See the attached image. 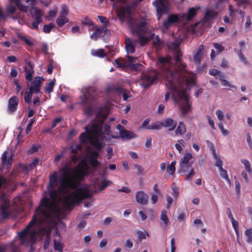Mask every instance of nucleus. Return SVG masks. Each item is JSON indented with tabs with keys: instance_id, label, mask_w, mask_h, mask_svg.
Wrapping results in <instances>:
<instances>
[{
	"instance_id": "1",
	"label": "nucleus",
	"mask_w": 252,
	"mask_h": 252,
	"mask_svg": "<svg viewBox=\"0 0 252 252\" xmlns=\"http://www.w3.org/2000/svg\"><path fill=\"white\" fill-rule=\"evenodd\" d=\"M171 61L172 57L169 55L159 57L157 60V65L161 71L166 87L172 92L174 100L176 101L178 99L182 113L185 115L190 111L191 105L186 90L193 86L195 81L193 78H188L185 73L175 68Z\"/></svg>"
},
{
	"instance_id": "2",
	"label": "nucleus",
	"mask_w": 252,
	"mask_h": 252,
	"mask_svg": "<svg viewBox=\"0 0 252 252\" xmlns=\"http://www.w3.org/2000/svg\"><path fill=\"white\" fill-rule=\"evenodd\" d=\"M88 170L89 166L87 162L84 160L80 161L77 167L74 169L67 165L62 167L60 170L59 190L55 189L58 183L57 172L55 171L49 176V182L47 187V190L49 192L50 198L52 200H50L47 197H43L39 206H41L42 210L46 209V207L42 204L43 199L46 198L48 199L50 202H53L56 203L59 210L58 212L52 210H51L50 215L47 220L51 219L52 213H59L60 212V208L55 201L58 196L59 193L65 192L68 189H76L79 185V181L82 180L88 175Z\"/></svg>"
},
{
	"instance_id": "3",
	"label": "nucleus",
	"mask_w": 252,
	"mask_h": 252,
	"mask_svg": "<svg viewBox=\"0 0 252 252\" xmlns=\"http://www.w3.org/2000/svg\"><path fill=\"white\" fill-rule=\"evenodd\" d=\"M42 204L46 209L42 210L41 206H38L30 222L25 228L18 233L19 238L22 244L26 241V237L31 227L36 223H43L50 216L51 210L58 211L59 208L56 204L53 202H50L47 198H45L43 199Z\"/></svg>"
},
{
	"instance_id": "4",
	"label": "nucleus",
	"mask_w": 252,
	"mask_h": 252,
	"mask_svg": "<svg viewBox=\"0 0 252 252\" xmlns=\"http://www.w3.org/2000/svg\"><path fill=\"white\" fill-rule=\"evenodd\" d=\"M86 133H82L79 136L82 143H87L90 140V143L95 149L100 151L104 144L100 141H103L105 138L102 132V123L93 121L90 128L86 126L85 128Z\"/></svg>"
},
{
	"instance_id": "5",
	"label": "nucleus",
	"mask_w": 252,
	"mask_h": 252,
	"mask_svg": "<svg viewBox=\"0 0 252 252\" xmlns=\"http://www.w3.org/2000/svg\"><path fill=\"white\" fill-rule=\"evenodd\" d=\"M92 196L91 193L87 188H81L65 196L63 199V204L65 208L69 209L83 199L91 198Z\"/></svg>"
},
{
	"instance_id": "6",
	"label": "nucleus",
	"mask_w": 252,
	"mask_h": 252,
	"mask_svg": "<svg viewBox=\"0 0 252 252\" xmlns=\"http://www.w3.org/2000/svg\"><path fill=\"white\" fill-rule=\"evenodd\" d=\"M192 158V156L190 153L185 154L184 157L181 158L179 162V167L178 169L179 173H185L189 171L186 175L185 180H191L195 175L194 168L192 167V161L189 160Z\"/></svg>"
},
{
	"instance_id": "7",
	"label": "nucleus",
	"mask_w": 252,
	"mask_h": 252,
	"mask_svg": "<svg viewBox=\"0 0 252 252\" xmlns=\"http://www.w3.org/2000/svg\"><path fill=\"white\" fill-rule=\"evenodd\" d=\"M129 27L132 34L141 35L145 34L147 31L145 21L139 22L137 20L129 17L128 19Z\"/></svg>"
},
{
	"instance_id": "8",
	"label": "nucleus",
	"mask_w": 252,
	"mask_h": 252,
	"mask_svg": "<svg viewBox=\"0 0 252 252\" xmlns=\"http://www.w3.org/2000/svg\"><path fill=\"white\" fill-rule=\"evenodd\" d=\"M152 4L156 8L157 19L158 21L163 15L168 13L170 10V0H155Z\"/></svg>"
},
{
	"instance_id": "9",
	"label": "nucleus",
	"mask_w": 252,
	"mask_h": 252,
	"mask_svg": "<svg viewBox=\"0 0 252 252\" xmlns=\"http://www.w3.org/2000/svg\"><path fill=\"white\" fill-rule=\"evenodd\" d=\"M158 72L155 70L143 74L142 76V85L144 88H148L158 81Z\"/></svg>"
},
{
	"instance_id": "10",
	"label": "nucleus",
	"mask_w": 252,
	"mask_h": 252,
	"mask_svg": "<svg viewBox=\"0 0 252 252\" xmlns=\"http://www.w3.org/2000/svg\"><path fill=\"white\" fill-rule=\"evenodd\" d=\"M0 200L3 202L0 206V217L3 219H7L10 216V213L8 211L10 207L9 201L4 193L1 194Z\"/></svg>"
},
{
	"instance_id": "11",
	"label": "nucleus",
	"mask_w": 252,
	"mask_h": 252,
	"mask_svg": "<svg viewBox=\"0 0 252 252\" xmlns=\"http://www.w3.org/2000/svg\"><path fill=\"white\" fill-rule=\"evenodd\" d=\"M30 12L32 17L33 18V21L32 23V28L37 30L38 25L42 22L43 12L41 9L34 7L31 9Z\"/></svg>"
},
{
	"instance_id": "12",
	"label": "nucleus",
	"mask_w": 252,
	"mask_h": 252,
	"mask_svg": "<svg viewBox=\"0 0 252 252\" xmlns=\"http://www.w3.org/2000/svg\"><path fill=\"white\" fill-rule=\"evenodd\" d=\"M94 32L90 36L91 39L94 40L96 41L99 37L104 38L105 36L107 37L110 34L109 31L105 26L99 28L94 27Z\"/></svg>"
},
{
	"instance_id": "13",
	"label": "nucleus",
	"mask_w": 252,
	"mask_h": 252,
	"mask_svg": "<svg viewBox=\"0 0 252 252\" xmlns=\"http://www.w3.org/2000/svg\"><path fill=\"white\" fill-rule=\"evenodd\" d=\"M180 17L178 14H169L166 20L163 22L162 26L165 30H168L172 25L179 22Z\"/></svg>"
},
{
	"instance_id": "14",
	"label": "nucleus",
	"mask_w": 252,
	"mask_h": 252,
	"mask_svg": "<svg viewBox=\"0 0 252 252\" xmlns=\"http://www.w3.org/2000/svg\"><path fill=\"white\" fill-rule=\"evenodd\" d=\"M131 13L130 6H122L117 10V15L121 22L125 20L126 16L129 17Z\"/></svg>"
},
{
	"instance_id": "15",
	"label": "nucleus",
	"mask_w": 252,
	"mask_h": 252,
	"mask_svg": "<svg viewBox=\"0 0 252 252\" xmlns=\"http://www.w3.org/2000/svg\"><path fill=\"white\" fill-rule=\"evenodd\" d=\"M19 102L18 98L15 95L9 99L7 105V111L9 113L12 114L17 110Z\"/></svg>"
},
{
	"instance_id": "16",
	"label": "nucleus",
	"mask_w": 252,
	"mask_h": 252,
	"mask_svg": "<svg viewBox=\"0 0 252 252\" xmlns=\"http://www.w3.org/2000/svg\"><path fill=\"white\" fill-rule=\"evenodd\" d=\"M149 196L144 191H138L135 194L136 201L143 205H146L148 202Z\"/></svg>"
},
{
	"instance_id": "17",
	"label": "nucleus",
	"mask_w": 252,
	"mask_h": 252,
	"mask_svg": "<svg viewBox=\"0 0 252 252\" xmlns=\"http://www.w3.org/2000/svg\"><path fill=\"white\" fill-rule=\"evenodd\" d=\"M42 80L43 79L42 77H35L33 81L32 82L31 86L30 88L29 91L34 94H38L39 93L40 87L41 86Z\"/></svg>"
},
{
	"instance_id": "18",
	"label": "nucleus",
	"mask_w": 252,
	"mask_h": 252,
	"mask_svg": "<svg viewBox=\"0 0 252 252\" xmlns=\"http://www.w3.org/2000/svg\"><path fill=\"white\" fill-rule=\"evenodd\" d=\"M162 126L169 127L168 130L171 131L176 127L177 122L171 118H166L163 122H161Z\"/></svg>"
},
{
	"instance_id": "19",
	"label": "nucleus",
	"mask_w": 252,
	"mask_h": 252,
	"mask_svg": "<svg viewBox=\"0 0 252 252\" xmlns=\"http://www.w3.org/2000/svg\"><path fill=\"white\" fill-rule=\"evenodd\" d=\"M218 16V13L214 10L206 11L203 19L204 23H207L211 21L214 17Z\"/></svg>"
},
{
	"instance_id": "20",
	"label": "nucleus",
	"mask_w": 252,
	"mask_h": 252,
	"mask_svg": "<svg viewBox=\"0 0 252 252\" xmlns=\"http://www.w3.org/2000/svg\"><path fill=\"white\" fill-rule=\"evenodd\" d=\"M126 49L127 53L133 54L135 51V42H132L130 39L127 38L126 39Z\"/></svg>"
},
{
	"instance_id": "21",
	"label": "nucleus",
	"mask_w": 252,
	"mask_h": 252,
	"mask_svg": "<svg viewBox=\"0 0 252 252\" xmlns=\"http://www.w3.org/2000/svg\"><path fill=\"white\" fill-rule=\"evenodd\" d=\"M203 50V45H200L196 51V54L193 57V61L195 64L199 65L201 63V60L202 56V52Z\"/></svg>"
},
{
	"instance_id": "22",
	"label": "nucleus",
	"mask_w": 252,
	"mask_h": 252,
	"mask_svg": "<svg viewBox=\"0 0 252 252\" xmlns=\"http://www.w3.org/2000/svg\"><path fill=\"white\" fill-rule=\"evenodd\" d=\"M196 13L197 10L194 7H191L189 9L187 14H183L181 17L190 21L196 15Z\"/></svg>"
},
{
	"instance_id": "23",
	"label": "nucleus",
	"mask_w": 252,
	"mask_h": 252,
	"mask_svg": "<svg viewBox=\"0 0 252 252\" xmlns=\"http://www.w3.org/2000/svg\"><path fill=\"white\" fill-rule=\"evenodd\" d=\"M10 2H14L18 9L22 12H27L28 11V7L23 4L21 0H9Z\"/></svg>"
},
{
	"instance_id": "24",
	"label": "nucleus",
	"mask_w": 252,
	"mask_h": 252,
	"mask_svg": "<svg viewBox=\"0 0 252 252\" xmlns=\"http://www.w3.org/2000/svg\"><path fill=\"white\" fill-rule=\"evenodd\" d=\"M120 136L122 138L130 139L134 138L135 135L133 132L125 129L121 130V132H120Z\"/></svg>"
},
{
	"instance_id": "25",
	"label": "nucleus",
	"mask_w": 252,
	"mask_h": 252,
	"mask_svg": "<svg viewBox=\"0 0 252 252\" xmlns=\"http://www.w3.org/2000/svg\"><path fill=\"white\" fill-rule=\"evenodd\" d=\"M182 54L180 51H177L175 52V55H174V60L175 62V64L176 65L179 66L181 64L182 66L181 67L180 70L182 68H184L186 67V65L182 64L181 62V57H182Z\"/></svg>"
},
{
	"instance_id": "26",
	"label": "nucleus",
	"mask_w": 252,
	"mask_h": 252,
	"mask_svg": "<svg viewBox=\"0 0 252 252\" xmlns=\"http://www.w3.org/2000/svg\"><path fill=\"white\" fill-rule=\"evenodd\" d=\"M167 212L165 210H162L161 211L160 219V220L163 222V226L164 227L167 226L170 223L169 219L168 217H167ZM161 226H162V224H161Z\"/></svg>"
},
{
	"instance_id": "27",
	"label": "nucleus",
	"mask_w": 252,
	"mask_h": 252,
	"mask_svg": "<svg viewBox=\"0 0 252 252\" xmlns=\"http://www.w3.org/2000/svg\"><path fill=\"white\" fill-rule=\"evenodd\" d=\"M62 240V238H59L54 240V249L59 252H63V245L61 243Z\"/></svg>"
},
{
	"instance_id": "28",
	"label": "nucleus",
	"mask_w": 252,
	"mask_h": 252,
	"mask_svg": "<svg viewBox=\"0 0 252 252\" xmlns=\"http://www.w3.org/2000/svg\"><path fill=\"white\" fill-rule=\"evenodd\" d=\"M7 154H8L7 152H4L3 153V154H2V157H1V162L3 165H4L7 163V164H8L7 167H8L9 166H10L12 164L13 158L11 156H10V157H9L8 158V159H7L6 155Z\"/></svg>"
},
{
	"instance_id": "29",
	"label": "nucleus",
	"mask_w": 252,
	"mask_h": 252,
	"mask_svg": "<svg viewBox=\"0 0 252 252\" xmlns=\"http://www.w3.org/2000/svg\"><path fill=\"white\" fill-rule=\"evenodd\" d=\"M26 72L25 79L28 81H31L32 79V76L34 73V69L28 68L27 66L24 67Z\"/></svg>"
},
{
	"instance_id": "30",
	"label": "nucleus",
	"mask_w": 252,
	"mask_h": 252,
	"mask_svg": "<svg viewBox=\"0 0 252 252\" xmlns=\"http://www.w3.org/2000/svg\"><path fill=\"white\" fill-rule=\"evenodd\" d=\"M68 22V18L64 15H60L56 20L57 24L59 27H62L65 23H67Z\"/></svg>"
},
{
	"instance_id": "31",
	"label": "nucleus",
	"mask_w": 252,
	"mask_h": 252,
	"mask_svg": "<svg viewBox=\"0 0 252 252\" xmlns=\"http://www.w3.org/2000/svg\"><path fill=\"white\" fill-rule=\"evenodd\" d=\"M39 159L37 158H35L30 163H28L25 166V169L28 171L33 170L38 163Z\"/></svg>"
},
{
	"instance_id": "32",
	"label": "nucleus",
	"mask_w": 252,
	"mask_h": 252,
	"mask_svg": "<svg viewBox=\"0 0 252 252\" xmlns=\"http://www.w3.org/2000/svg\"><path fill=\"white\" fill-rule=\"evenodd\" d=\"M213 156L214 157V158L216 160L215 162V166L218 167L219 169H220L221 168L223 167V162L222 160L220 159V158L217 155L215 150L214 149H213L212 150Z\"/></svg>"
},
{
	"instance_id": "33",
	"label": "nucleus",
	"mask_w": 252,
	"mask_h": 252,
	"mask_svg": "<svg viewBox=\"0 0 252 252\" xmlns=\"http://www.w3.org/2000/svg\"><path fill=\"white\" fill-rule=\"evenodd\" d=\"M186 131V127L184 124V123L182 122H180L179 123V125L175 130V134L176 135H182L185 133Z\"/></svg>"
},
{
	"instance_id": "34",
	"label": "nucleus",
	"mask_w": 252,
	"mask_h": 252,
	"mask_svg": "<svg viewBox=\"0 0 252 252\" xmlns=\"http://www.w3.org/2000/svg\"><path fill=\"white\" fill-rule=\"evenodd\" d=\"M241 162L244 164L246 171L249 174H252V168L250 161L246 159H242Z\"/></svg>"
},
{
	"instance_id": "35",
	"label": "nucleus",
	"mask_w": 252,
	"mask_h": 252,
	"mask_svg": "<svg viewBox=\"0 0 252 252\" xmlns=\"http://www.w3.org/2000/svg\"><path fill=\"white\" fill-rule=\"evenodd\" d=\"M225 76L223 74H221L220 75L219 79L222 82V85L224 86H229L232 88L234 89V91L237 90V88L236 86L231 85L229 82L226 80L224 79Z\"/></svg>"
},
{
	"instance_id": "36",
	"label": "nucleus",
	"mask_w": 252,
	"mask_h": 252,
	"mask_svg": "<svg viewBox=\"0 0 252 252\" xmlns=\"http://www.w3.org/2000/svg\"><path fill=\"white\" fill-rule=\"evenodd\" d=\"M176 161L175 160L172 161L171 163L168 165L167 168V172L171 175L175 174L176 171L175 165Z\"/></svg>"
},
{
	"instance_id": "37",
	"label": "nucleus",
	"mask_w": 252,
	"mask_h": 252,
	"mask_svg": "<svg viewBox=\"0 0 252 252\" xmlns=\"http://www.w3.org/2000/svg\"><path fill=\"white\" fill-rule=\"evenodd\" d=\"M89 98V101L93 100L94 98L95 90L92 87L88 88L86 91V94Z\"/></svg>"
},
{
	"instance_id": "38",
	"label": "nucleus",
	"mask_w": 252,
	"mask_h": 252,
	"mask_svg": "<svg viewBox=\"0 0 252 252\" xmlns=\"http://www.w3.org/2000/svg\"><path fill=\"white\" fill-rule=\"evenodd\" d=\"M161 127V122H156V123H153L151 125L147 126L146 129L158 130L160 129Z\"/></svg>"
},
{
	"instance_id": "39",
	"label": "nucleus",
	"mask_w": 252,
	"mask_h": 252,
	"mask_svg": "<svg viewBox=\"0 0 252 252\" xmlns=\"http://www.w3.org/2000/svg\"><path fill=\"white\" fill-rule=\"evenodd\" d=\"M136 233L138 235V239L140 241L146 239L147 237L149 236V233L145 230L143 231L138 230L136 231Z\"/></svg>"
},
{
	"instance_id": "40",
	"label": "nucleus",
	"mask_w": 252,
	"mask_h": 252,
	"mask_svg": "<svg viewBox=\"0 0 252 252\" xmlns=\"http://www.w3.org/2000/svg\"><path fill=\"white\" fill-rule=\"evenodd\" d=\"M92 53L93 56H97L100 58H104L106 55V53L104 52V50L102 49H99L97 50H94Z\"/></svg>"
},
{
	"instance_id": "41",
	"label": "nucleus",
	"mask_w": 252,
	"mask_h": 252,
	"mask_svg": "<svg viewBox=\"0 0 252 252\" xmlns=\"http://www.w3.org/2000/svg\"><path fill=\"white\" fill-rule=\"evenodd\" d=\"M55 82L56 80L54 79L46 85L45 88V91L46 93L49 94L53 92L54 86L55 85Z\"/></svg>"
},
{
	"instance_id": "42",
	"label": "nucleus",
	"mask_w": 252,
	"mask_h": 252,
	"mask_svg": "<svg viewBox=\"0 0 252 252\" xmlns=\"http://www.w3.org/2000/svg\"><path fill=\"white\" fill-rule=\"evenodd\" d=\"M219 171L220 176L230 183V180L229 179L227 171L224 170L223 167L219 169Z\"/></svg>"
},
{
	"instance_id": "43",
	"label": "nucleus",
	"mask_w": 252,
	"mask_h": 252,
	"mask_svg": "<svg viewBox=\"0 0 252 252\" xmlns=\"http://www.w3.org/2000/svg\"><path fill=\"white\" fill-rule=\"evenodd\" d=\"M138 36V41L141 46H145L149 41V39L143 35H137Z\"/></svg>"
},
{
	"instance_id": "44",
	"label": "nucleus",
	"mask_w": 252,
	"mask_h": 252,
	"mask_svg": "<svg viewBox=\"0 0 252 252\" xmlns=\"http://www.w3.org/2000/svg\"><path fill=\"white\" fill-rule=\"evenodd\" d=\"M19 38L24 41L26 44L29 46H32L33 45V42L30 39L31 37H27V36L21 35L19 36Z\"/></svg>"
},
{
	"instance_id": "45",
	"label": "nucleus",
	"mask_w": 252,
	"mask_h": 252,
	"mask_svg": "<svg viewBox=\"0 0 252 252\" xmlns=\"http://www.w3.org/2000/svg\"><path fill=\"white\" fill-rule=\"evenodd\" d=\"M16 6L12 4L8 5L6 7V11L8 14H13L16 11Z\"/></svg>"
},
{
	"instance_id": "46",
	"label": "nucleus",
	"mask_w": 252,
	"mask_h": 252,
	"mask_svg": "<svg viewBox=\"0 0 252 252\" xmlns=\"http://www.w3.org/2000/svg\"><path fill=\"white\" fill-rule=\"evenodd\" d=\"M51 230L52 227H44L41 229V231L46 235V238H51Z\"/></svg>"
},
{
	"instance_id": "47",
	"label": "nucleus",
	"mask_w": 252,
	"mask_h": 252,
	"mask_svg": "<svg viewBox=\"0 0 252 252\" xmlns=\"http://www.w3.org/2000/svg\"><path fill=\"white\" fill-rule=\"evenodd\" d=\"M89 162L91 166L96 168L100 165V162L96 158H91L89 159Z\"/></svg>"
},
{
	"instance_id": "48",
	"label": "nucleus",
	"mask_w": 252,
	"mask_h": 252,
	"mask_svg": "<svg viewBox=\"0 0 252 252\" xmlns=\"http://www.w3.org/2000/svg\"><path fill=\"white\" fill-rule=\"evenodd\" d=\"M55 26L52 23H50L48 25H45L43 26V31L46 33H49L50 32L51 29L55 28Z\"/></svg>"
},
{
	"instance_id": "49",
	"label": "nucleus",
	"mask_w": 252,
	"mask_h": 252,
	"mask_svg": "<svg viewBox=\"0 0 252 252\" xmlns=\"http://www.w3.org/2000/svg\"><path fill=\"white\" fill-rule=\"evenodd\" d=\"M245 234L247 237V242L252 243V228H250L247 229L245 231Z\"/></svg>"
},
{
	"instance_id": "50",
	"label": "nucleus",
	"mask_w": 252,
	"mask_h": 252,
	"mask_svg": "<svg viewBox=\"0 0 252 252\" xmlns=\"http://www.w3.org/2000/svg\"><path fill=\"white\" fill-rule=\"evenodd\" d=\"M238 55L239 57V58L241 62H243L244 64L246 65L249 64V62L245 58V56L242 53V51L241 50H240L238 52Z\"/></svg>"
},
{
	"instance_id": "51",
	"label": "nucleus",
	"mask_w": 252,
	"mask_h": 252,
	"mask_svg": "<svg viewBox=\"0 0 252 252\" xmlns=\"http://www.w3.org/2000/svg\"><path fill=\"white\" fill-rule=\"evenodd\" d=\"M238 55L239 57V58L241 62H243L244 64L246 65L249 64V62L245 58V56L242 53V51L241 50H240L238 52Z\"/></svg>"
},
{
	"instance_id": "52",
	"label": "nucleus",
	"mask_w": 252,
	"mask_h": 252,
	"mask_svg": "<svg viewBox=\"0 0 252 252\" xmlns=\"http://www.w3.org/2000/svg\"><path fill=\"white\" fill-rule=\"evenodd\" d=\"M231 223L232 225V226L235 231V233L237 235V236H238L239 235V223L238 222L235 220V219H233L232 220H231Z\"/></svg>"
},
{
	"instance_id": "53",
	"label": "nucleus",
	"mask_w": 252,
	"mask_h": 252,
	"mask_svg": "<svg viewBox=\"0 0 252 252\" xmlns=\"http://www.w3.org/2000/svg\"><path fill=\"white\" fill-rule=\"evenodd\" d=\"M32 94L33 93L32 92H31L30 91H29V92H26L25 93L24 100L26 103H31Z\"/></svg>"
},
{
	"instance_id": "54",
	"label": "nucleus",
	"mask_w": 252,
	"mask_h": 252,
	"mask_svg": "<svg viewBox=\"0 0 252 252\" xmlns=\"http://www.w3.org/2000/svg\"><path fill=\"white\" fill-rule=\"evenodd\" d=\"M62 10L61 12V15L67 16L69 13V9L68 6L65 4H63L61 5Z\"/></svg>"
},
{
	"instance_id": "55",
	"label": "nucleus",
	"mask_w": 252,
	"mask_h": 252,
	"mask_svg": "<svg viewBox=\"0 0 252 252\" xmlns=\"http://www.w3.org/2000/svg\"><path fill=\"white\" fill-rule=\"evenodd\" d=\"M112 184L111 181H107L105 180H103L101 182V187L100 190H104L106 187L110 186Z\"/></svg>"
},
{
	"instance_id": "56",
	"label": "nucleus",
	"mask_w": 252,
	"mask_h": 252,
	"mask_svg": "<svg viewBox=\"0 0 252 252\" xmlns=\"http://www.w3.org/2000/svg\"><path fill=\"white\" fill-rule=\"evenodd\" d=\"M93 111V109L91 106H87L84 109V113L87 117L92 116Z\"/></svg>"
},
{
	"instance_id": "57",
	"label": "nucleus",
	"mask_w": 252,
	"mask_h": 252,
	"mask_svg": "<svg viewBox=\"0 0 252 252\" xmlns=\"http://www.w3.org/2000/svg\"><path fill=\"white\" fill-rule=\"evenodd\" d=\"M213 46L218 53H220L224 50V47L220 43H215Z\"/></svg>"
},
{
	"instance_id": "58",
	"label": "nucleus",
	"mask_w": 252,
	"mask_h": 252,
	"mask_svg": "<svg viewBox=\"0 0 252 252\" xmlns=\"http://www.w3.org/2000/svg\"><path fill=\"white\" fill-rule=\"evenodd\" d=\"M110 127H111V125L110 123L106 124L103 127L104 131V132H102L104 133V135L106 134L107 135H109L110 132ZM105 136V135H104Z\"/></svg>"
},
{
	"instance_id": "59",
	"label": "nucleus",
	"mask_w": 252,
	"mask_h": 252,
	"mask_svg": "<svg viewBox=\"0 0 252 252\" xmlns=\"http://www.w3.org/2000/svg\"><path fill=\"white\" fill-rule=\"evenodd\" d=\"M7 184V180L6 178L2 175H0V189L2 188L4 185L5 186Z\"/></svg>"
},
{
	"instance_id": "60",
	"label": "nucleus",
	"mask_w": 252,
	"mask_h": 252,
	"mask_svg": "<svg viewBox=\"0 0 252 252\" xmlns=\"http://www.w3.org/2000/svg\"><path fill=\"white\" fill-rule=\"evenodd\" d=\"M89 100V97L86 94H83L81 96L80 104L82 105L86 106L87 104L88 101Z\"/></svg>"
},
{
	"instance_id": "61",
	"label": "nucleus",
	"mask_w": 252,
	"mask_h": 252,
	"mask_svg": "<svg viewBox=\"0 0 252 252\" xmlns=\"http://www.w3.org/2000/svg\"><path fill=\"white\" fill-rule=\"evenodd\" d=\"M129 68H130L132 70H137L139 69V67L142 66V65L140 63H131L128 64L127 65Z\"/></svg>"
},
{
	"instance_id": "62",
	"label": "nucleus",
	"mask_w": 252,
	"mask_h": 252,
	"mask_svg": "<svg viewBox=\"0 0 252 252\" xmlns=\"http://www.w3.org/2000/svg\"><path fill=\"white\" fill-rule=\"evenodd\" d=\"M54 62L53 60H50L49 64L48 66L47 70V72L49 74H51L53 72Z\"/></svg>"
},
{
	"instance_id": "63",
	"label": "nucleus",
	"mask_w": 252,
	"mask_h": 252,
	"mask_svg": "<svg viewBox=\"0 0 252 252\" xmlns=\"http://www.w3.org/2000/svg\"><path fill=\"white\" fill-rule=\"evenodd\" d=\"M172 190L173 191V196L175 197H177L179 194L178 188H177L175 185H173L172 186Z\"/></svg>"
},
{
	"instance_id": "64",
	"label": "nucleus",
	"mask_w": 252,
	"mask_h": 252,
	"mask_svg": "<svg viewBox=\"0 0 252 252\" xmlns=\"http://www.w3.org/2000/svg\"><path fill=\"white\" fill-rule=\"evenodd\" d=\"M152 44L155 46H159L161 45V41L158 35H157L154 38Z\"/></svg>"
}]
</instances>
